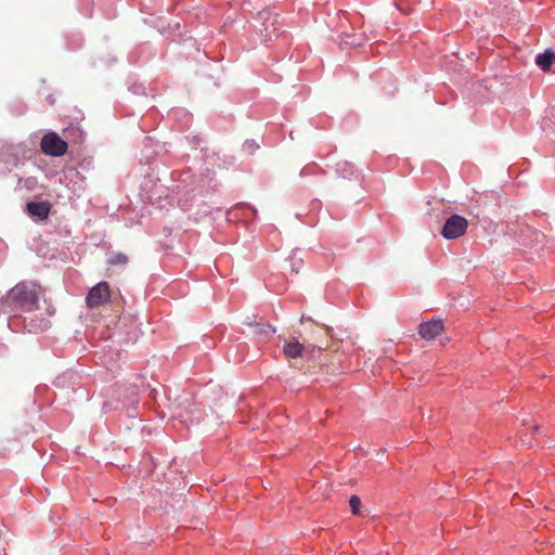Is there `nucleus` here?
Masks as SVG:
<instances>
[{
	"instance_id": "obj_1",
	"label": "nucleus",
	"mask_w": 555,
	"mask_h": 555,
	"mask_svg": "<svg viewBox=\"0 0 555 555\" xmlns=\"http://www.w3.org/2000/svg\"><path fill=\"white\" fill-rule=\"evenodd\" d=\"M41 295L42 288L40 285L31 281H23L12 287L5 296L1 297L0 306L4 313L34 311L39 306Z\"/></svg>"
},
{
	"instance_id": "obj_2",
	"label": "nucleus",
	"mask_w": 555,
	"mask_h": 555,
	"mask_svg": "<svg viewBox=\"0 0 555 555\" xmlns=\"http://www.w3.org/2000/svg\"><path fill=\"white\" fill-rule=\"evenodd\" d=\"M67 143L53 131L46 133L40 141L42 153L53 157L63 156L67 152Z\"/></svg>"
},
{
	"instance_id": "obj_3",
	"label": "nucleus",
	"mask_w": 555,
	"mask_h": 555,
	"mask_svg": "<svg viewBox=\"0 0 555 555\" xmlns=\"http://www.w3.org/2000/svg\"><path fill=\"white\" fill-rule=\"evenodd\" d=\"M468 227L467 220L459 215H452L447 219L441 235L447 240L457 238L466 232Z\"/></svg>"
},
{
	"instance_id": "obj_4",
	"label": "nucleus",
	"mask_w": 555,
	"mask_h": 555,
	"mask_svg": "<svg viewBox=\"0 0 555 555\" xmlns=\"http://www.w3.org/2000/svg\"><path fill=\"white\" fill-rule=\"evenodd\" d=\"M111 298V288L107 282H100L93 286L87 297L86 304L89 308H98L106 304Z\"/></svg>"
},
{
	"instance_id": "obj_5",
	"label": "nucleus",
	"mask_w": 555,
	"mask_h": 555,
	"mask_svg": "<svg viewBox=\"0 0 555 555\" xmlns=\"http://www.w3.org/2000/svg\"><path fill=\"white\" fill-rule=\"evenodd\" d=\"M259 18L262 21L261 27H259L260 36L262 41H271L278 36L276 20L269 12H260Z\"/></svg>"
},
{
	"instance_id": "obj_6",
	"label": "nucleus",
	"mask_w": 555,
	"mask_h": 555,
	"mask_svg": "<svg viewBox=\"0 0 555 555\" xmlns=\"http://www.w3.org/2000/svg\"><path fill=\"white\" fill-rule=\"evenodd\" d=\"M444 331L442 320H431L418 325V334L422 338L430 340L442 334Z\"/></svg>"
},
{
	"instance_id": "obj_7",
	"label": "nucleus",
	"mask_w": 555,
	"mask_h": 555,
	"mask_svg": "<svg viewBox=\"0 0 555 555\" xmlns=\"http://www.w3.org/2000/svg\"><path fill=\"white\" fill-rule=\"evenodd\" d=\"M314 348L322 349L321 346H317V345H311V346L309 345V346L305 347L304 344H301L297 339L293 338L285 343V345L283 347V352H284L285 357H287V358L297 359V358L301 357L305 351L308 352L310 350H313Z\"/></svg>"
},
{
	"instance_id": "obj_8",
	"label": "nucleus",
	"mask_w": 555,
	"mask_h": 555,
	"mask_svg": "<svg viewBox=\"0 0 555 555\" xmlns=\"http://www.w3.org/2000/svg\"><path fill=\"white\" fill-rule=\"evenodd\" d=\"M27 211L30 216L46 219L50 212V204L48 202H30L27 204Z\"/></svg>"
},
{
	"instance_id": "obj_9",
	"label": "nucleus",
	"mask_w": 555,
	"mask_h": 555,
	"mask_svg": "<svg viewBox=\"0 0 555 555\" xmlns=\"http://www.w3.org/2000/svg\"><path fill=\"white\" fill-rule=\"evenodd\" d=\"M555 61V52L545 51L535 57L537 65L544 72L551 68L552 63Z\"/></svg>"
},
{
	"instance_id": "obj_10",
	"label": "nucleus",
	"mask_w": 555,
	"mask_h": 555,
	"mask_svg": "<svg viewBox=\"0 0 555 555\" xmlns=\"http://www.w3.org/2000/svg\"><path fill=\"white\" fill-rule=\"evenodd\" d=\"M128 262L127 255L122 253L114 254L109 259L108 263L117 266V264H126Z\"/></svg>"
},
{
	"instance_id": "obj_11",
	"label": "nucleus",
	"mask_w": 555,
	"mask_h": 555,
	"mask_svg": "<svg viewBox=\"0 0 555 555\" xmlns=\"http://www.w3.org/2000/svg\"><path fill=\"white\" fill-rule=\"evenodd\" d=\"M349 506L351 508L352 514L359 515L360 514V506H361L360 498L357 496V495H352L349 499Z\"/></svg>"
},
{
	"instance_id": "obj_12",
	"label": "nucleus",
	"mask_w": 555,
	"mask_h": 555,
	"mask_svg": "<svg viewBox=\"0 0 555 555\" xmlns=\"http://www.w3.org/2000/svg\"><path fill=\"white\" fill-rule=\"evenodd\" d=\"M274 327H272L270 324H256V333L259 335H270L271 333H274Z\"/></svg>"
},
{
	"instance_id": "obj_13",
	"label": "nucleus",
	"mask_w": 555,
	"mask_h": 555,
	"mask_svg": "<svg viewBox=\"0 0 555 555\" xmlns=\"http://www.w3.org/2000/svg\"><path fill=\"white\" fill-rule=\"evenodd\" d=\"M289 260H291V269H292V271L295 272V273H298L300 271V269L302 268V264H304L302 259L296 258L295 256H292L289 258Z\"/></svg>"
},
{
	"instance_id": "obj_14",
	"label": "nucleus",
	"mask_w": 555,
	"mask_h": 555,
	"mask_svg": "<svg viewBox=\"0 0 555 555\" xmlns=\"http://www.w3.org/2000/svg\"><path fill=\"white\" fill-rule=\"evenodd\" d=\"M324 330H325L326 335L332 337L333 330L331 327H328V326H324Z\"/></svg>"
}]
</instances>
